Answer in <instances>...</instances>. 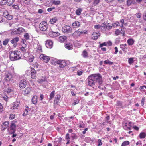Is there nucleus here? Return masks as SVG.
<instances>
[{
	"instance_id": "obj_64",
	"label": "nucleus",
	"mask_w": 146,
	"mask_h": 146,
	"mask_svg": "<svg viewBox=\"0 0 146 146\" xmlns=\"http://www.w3.org/2000/svg\"><path fill=\"white\" fill-rule=\"evenodd\" d=\"M143 17L145 20H146V12L145 13L143 14Z\"/></svg>"
},
{
	"instance_id": "obj_25",
	"label": "nucleus",
	"mask_w": 146,
	"mask_h": 146,
	"mask_svg": "<svg viewBox=\"0 0 146 146\" xmlns=\"http://www.w3.org/2000/svg\"><path fill=\"white\" fill-rule=\"evenodd\" d=\"M58 19L57 17H55L51 19L49 21V23L50 24H54L57 21Z\"/></svg>"
},
{
	"instance_id": "obj_57",
	"label": "nucleus",
	"mask_w": 146,
	"mask_h": 146,
	"mask_svg": "<svg viewBox=\"0 0 146 146\" xmlns=\"http://www.w3.org/2000/svg\"><path fill=\"white\" fill-rule=\"evenodd\" d=\"M77 74L79 76H80L82 74L83 72L82 71L78 70L77 71Z\"/></svg>"
},
{
	"instance_id": "obj_16",
	"label": "nucleus",
	"mask_w": 146,
	"mask_h": 146,
	"mask_svg": "<svg viewBox=\"0 0 146 146\" xmlns=\"http://www.w3.org/2000/svg\"><path fill=\"white\" fill-rule=\"evenodd\" d=\"M15 127L16 126L15 124L13 123H12L11 124V125L10 126V129L11 130V133H14L15 131Z\"/></svg>"
},
{
	"instance_id": "obj_37",
	"label": "nucleus",
	"mask_w": 146,
	"mask_h": 146,
	"mask_svg": "<svg viewBox=\"0 0 146 146\" xmlns=\"http://www.w3.org/2000/svg\"><path fill=\"white\" fill-rule=\"evenodd\" d=\"M129 141H126L124 142L122 144L121 146H126L129 144Z\"/></svg>"
},
{
	"instance_id": "obj_21",
	"label": "nucleus",
	"mask_w": 146,
	"mask_h": 146,
	"mask_svg": "<svg viewBox=\"0 0 146 146\" xmlns=\"http://www.w3.org/2000/svg\"><path fill=\"white\" fill-rule=\"evenodd\" d=\"M66 39V37L65 36H61L59 37V40L61 42H64Z\"/></svg>"
},
{
	"instance_id": "obj_56",
	"label": "nucleus",
	"mask_w": 146,
	"mask_h": 146,
	"mask_svg": "<svg viewBox=\"0 0 146 146\" xmlns=\"http://www.w3.org/2000/svg\"><path fill=\"white\" fill-rule=\"evenodd\" d=\"M107 46V43L105 42H104L102 44H101L100 45V47H102L103 46Z\"/></svg>"
},
{
	"instance_id": "obj_26",
	"label": "nucleus",
	"mask_w": 146,
	"mask_h": 146,
	"mask_svg": "<svg viewBox=\"0 0 146 146\" xmlns=\"http://www.w3.org/2000/svg\"><path fill=\"white\" fill-rule=\"evenodd\" d=\"M26 60L29 62H32L34 59L33 56L30 55L28 57H26Z\"/></svg>"
},
{
	"instance_id": "obj_50",
	"label": "nucleus",
	"mask_w": 146,
	"mask_h": 146,
	"mask_svg": "<svg viewBox=\"0 0 146 146\" xmlns=\"http://www.w3.org/2000/svg\"><path fill=\"white\" fill-rule=\"evenodd\" d=\"M80 35L82 34H86L87 33V31L86 30H84L81 31H80Z\"/></svg>"
},
{
	"instance_id": "obj_28",
	"label": "nucleus",
	"mask_w": 146,
	"mask_h": 146,
	"mask_svg": "<svg viewBox=\"0 0 146 146\" xmlns=\"http://www.w3.org/2000/svg\"><path fill=\"white\" fill-rule=\"evenodd\" d=\"M134 42V40L132 39H129L127 40V42L128 44V45L130 46L133 45Z\"/></svg>"
},
{
	"instance_id": "obj_3",
	"label": "nucleus",
	"mask_w": 146,
	"mask_h": 146,
	"mask_svg": "<svg viewBox=\"0 0 146 146\" xmlns=\"http://www.w3.org/2000/svg\"><path fill=\"white\" fill-rule=\"evenodd\" d=\"M40 29L43 31H46L48 28L47 23L46 21H42L39 25Z\"/></svg>"
},
{
	"instance_id": "obj_44",
	"label": "nucleus",
	"mask_w": 146,
	"mask_h": 146,
	"mask_svg": "<svg viewBox=\"0 0 146 146\" xmlns=\"http://www.w3.org/2000/svg\"><path fill=\"white\" fill-rule=\"evenodd\" d=\"M112 25L114 27H116L117 26L119 25V23L118 22H116L115 23H114L113 24H112Z\"/></svg>"
},
{
	"instance_id": "obj_1",
	"label": "nucleus",
	"mask_w": 146,
	"mask_h": 146,
	"mask_svg": "<svg viewBox=\"0 0 146 146\" xmlns=\"http://www.w3.org/2000/svg\"><path fill=\"white\" fill-rule=\"evenodd\" d=\"M88 85L94 88L96 86L102 83V78L99 74H94L89 76L87 78Z\"/></svg>"
},
{
	"instance_id": "obj_30",
	"label": "nucleus",
	"mask_w": 146,
	"mask_h": 146,
	"mask_svg": "<svg viewBox=\"0 0 146 146\" xmlns=\"http://www.w3.org/2000/svg\"><path fill=\"white\" fill-rule=\"evenodd\" d=\"M132 3L133 4L136 3L135 0H128L127 4L128 5H130Z\"/></svg>"
},
{
	"instance_id": "obj_36",
	"label": "nucleus",
	"mask_w": 146,
	"mask_h": 146,
	"mask_svg": "<svg viewBox=\"0 0 146 146\" xmlns=\"http://www.w3.org/2000/svg\"><path fill=\"white\" fill-rule=\"evenodd\" d=\"M55 91H53L50 94V99L51 100L53 98L54 95Z\"/></svg>"
},
{
	"instance_id": "obj_43",
	"label": "nucleus",
	"mask_w": 146,
	"mask_h": 146,
	"mask_svg": "<svg viewBox=\"0 0 146 146\" xmlns=\"http://www.w3.org/2000/svg\"><path fill=\"white\" fill-rule=\"evenodd\" d=\"M53 3L55 5H58L60 3V1H54Z\"/></svg>"
},
{
	"instance_id": "obj_31",
	"label": "nucleus",
	"mask_w": 146,
	"mask_h": 146,
	"mask_svg": "<svg viewBox=\"0 0 146 146\" xmlns=\"http://www.w3.org/2000/svg\"><path fill=\"white\" fill-rule=\"evenodd\" d=\"M104 62L106 64L112 65L113 64V62H111L108 59L104 61Z\"/></svg>"
},
{
	"instance_id": "obj_7",
	"label": "nucleus",
	"mask_w": 146,
	"mask_h": 146,
	"mask_svg": "<svg viewBox=\"0 0 146 146\" xmlns=\"http://www.w3.org/2000/svg\"><path fill=\"white\" fill-rule=\"evenodd\" d=\"M40 58L41 60L46 63L48 62L50 59L49 57L43 54L40 55Z\"/></svg>"
},
{
	"instance_id": "obj_8",
	"label": "nucleus",
	"mask_w": 146,
	"mask_h": 146,
	"mask_svg": "<svg viewBox=\"0 0 146 146\" xmlns=\"http://www.w3.org/2000/svg\"><path fill=\"white\" fill-rule=\"evenodd\" d=\"M9 122L7 121H5L2 124L1 127V129L2 131L5 130L8 127Z\"/></svg>"
},
{
	"instance_id": "obj_18",
	"label": "nucleus",
	"mask_w": 146,
	"mask_h": 146,
	"mask_svg": "<svg viewBox=\"0 0 146 146\" xmlns=\"http://www.w3.org/2000/svg\"><path fill=\"white\" fill-rule=\"evenodd\" d=\"M31 88L30 87H27L25 90L24 94L25 96L29 94L31 91Z\"/></svg>"
},
{
	"instance_id": "obj_4",
	"label": "nucleus",
	"mask_w": 146,
	"mask_h": 146,
	"mask_svg": "<svg viewBox=\"0 0 146 146\" xmlns=\"http://www.w3.org/2000/svg\"><path fill=\"white\" fill-rule=\"evenodd\" d=\"M72 28L69 26L66 25L64 26L62 29V31L66 33H68L72 32Z\"/></svg>"
},
{
	"instance_id": "obj_6",
	"label": "nucleus",
	"mask_w": 146,
	"mask_h": 146,
	"mask_svg": "<svg viewBox=\"0 0 146 146\" xmlns=\"http://www.w3.org/2000/svg\"><path fill=\"white\" fill-rule=\"evenodd\" d=\"M59 34L58 32H54L52 31L51 27L49 29V35L51 37H56L59 36Z\"/></svg>"
},
{
	"instance_id": "obj_51",
	"label": "nucleus",
	"mask_w": 146,
	"mask_h": 146,
	"mask_svg": "<svg viewBox=\"0 0 146 146\" xmlns=\"http://www.w3.org/2000/svg\"><path fill=\"white\" fill-rule=\"evenodd\" d=\"M3 111V107L1 105V104L0 103V113H1Z\"/></svg>"
},
{
	"instance_id": "obj_59",
	"label": "nucleus",
	"mask_w": 146,
	"mask_h": 146,
	"mask_svg": "<svg viewBox=\"0 0 146 146\" xmlns=\"http://www.w3.org/2000/svg\"><path fill=\"white\" fill-rule=\"evenodd\" d=\"M55 9L54 7L51 8H49L47 9V11L48 12H50V11H52L53 9Z\"/></svg>"
},
{
	"instance_id": "obj_47",
	"label": "nucleus",
	"mask_w": 146,
	"mask_h": 146,
	"mask_svg": "<svg viewBox=\"0 0 146 146\" xmlns=\"http://www.w3.org/2000/svg\"><path fill=\"white\" fill-rule=\"evenodd\" d=\"M9 41L8 39H6L3 42V44L4 45H6L7 44Z\"/></svg>"
},
{
	"instance_id": "obj_14",
	"label": "nucleus",
	"mask_w": 146,
	"mask_h": 146,
	"mask_svg": "<svg viewBox=\"0 0 146 146\" xmlns=\"http://www.w3.org/2000/svg\"><path fill=\"white\" fill-rule=\"evenodd\" d=\"M53 45L52 42L50 40H47L46 43V46L49 48H52Z\"/></svg>"
},
{
	"instance_id": "obj_2",
	"label": "nucleus",
	"mask_w": 146,
	"mask_h": 146,
	"mask_svg": "<svg viewBox=\"0 0 146 146\" xmlns=\"http://www.w3.org/2000/svg\"><path fill=\"white\" fill-rule=\"evenodd\" d=\"M10 59L11 61H15L20 59L21 57V54L18 51H10L9 53Z\"/></svg>"
},
{
	"instance_id": "obj_63",
	"label": "nucleus",
	"mask_w": 146,
	"mask_h": 146,
	"mask_svg": "<svg viewBox=\"0 0 146 146\" xmlns=\"http://www.w3.org/2000/svg\"><path fill=\"white\" fill-rule=\"evenodd\" d=\"M38 66V64L37 63H36L33 64V66L34 67H35L36 68H37Z\"/></svg>"
},
{
	"instance_id": "obj_45",
	"label": "nucleus",
	"mask_w": 146,
	"mask_h": 146,
	"mask_svg": "<svg viewBox=\"0 0 146 146\" xmlns=\"http://www.w3.org/2000/svg\"><path fill=\"white\" fill-rule=\"evenodd\" d=\"M79 102V100L78 99H76V100H74V101L72 105H74L76 104H78Z\"/></svg>"
},
{
	"instance_id": "obj_10",
	"label": "nucleus",
	"mask_w": 146,
	"mask_h": 146,
	"mask_svg": "<svg viewBox=\"0 0 146 146\" xmlns=\"http://www.w3.org/2000/svg\"><path fill=\"white\" fill-rule=\"evenodd\" d=\"M3 15L6 19L8 20H11L13 18L12 16L10 15L7 11H5L4 12Z\"/></svg>"
},
{
	"instance_id": "obj_48",
	"label": "nucleus",
	"mask_w": 146,
	"mask_h": 146,
	"mask_svg": "<svg viewBox=\"0 0 146 146\" xmlns=\"http://www.w3.org/2000/svg\"><path fill=\"white\" fill-rule=\"evenodd\" d=\"M117 106L120 108L122 107V103L120 101H117Z\"/></svg>"
},
{
	"instance_id": "obj_9",
	"label": "nucleus",
	"mask_w": 146,
	"mask_h": 146,
	"mask_svg": "<svg viewBox=\"0 0 146 146\" xmlns=\"http://www.w3.org/2000/svg\"><path fill=\"white\" fill-rule=\"evenodd\" d=\"M27 84L26 81L25 80H21L19 84V87L23 89L25 88Z\"/></svg>"
},
{
	"instance_id": "obj_41",
	"label": "nucleus",
	"mask_w": 146,
	"mask_h": 146,
	"mask_svg": "<svg viewBox=\"0 0 146 146\" xmlns=\"http://www.w3.org/2000/svg\"><path fill=\"white\" fill-rule=\"evenodd\" d=\"M113 26L111 25H110L109 24H108L106 26V28L108 30L110 29Z\"/></svg>"
},
{
	"instance_id": "obj_53",
	"label": "nucleus",
	"mask_w": 146,
	"mask_h": 146,
	"mask_svg": "<svg viewBox=\"0 0 146 146\" xmlns=\"http://www.w3.org/2000/svg\"><path fill=\"white\" fill-rule=\"evenodd\" d=\"M98 146H100L102 145V143L101 142V141L100 139H98Z\"/></svg>"
},
{
	"instance_id": "obj_17",
	"label": "nucleus",
	"mask_w": 146,
	"mask_h": 146,
	"mask_svg": "<svg viewBox=\"0 0 146 146\" xmlns=\"http://www.w3.org/2000/svg\"><path fill=\"white\" fill-rule=\"evenodd\" d=\"M80 25V23L78 21L74 22L72 24V26L74 28H77L79 27Z\"/></svg>"
},
{
	"instance_id": "obj_58",
	"label": "nucleus",
	"mask_w": 146,
	"mask_h": 146,
	"mask_svg": "<svg viewBox=\"0 0 146 146\" xmlns=\"http://www.w3.org/2000/svg\"><path fill=\"white\" fill-rule=\"evenodd\" d=\"M65 138L67 140H68L70 139L69 137V134L68 133H67L66 134Z\"/></svg>"
},
{
	"instance_id": "obj_39",
	"label": "nucleus",
	"mask_w": 146,
	"mask_h": 146,
	"mask_svg": "<svg viewBox=\"0 0 146 146\" xmlns=\"http://www.w3.org/2000/svg\"><path fill=\"white\" fill-rule=\"evenodd\" d=\"M37 51L39 52H42V48L41 46H38L37 47Z\"/></svg>"
},
{
	"instance_id": "obj_49",
	"label": "nucleus",
	"mask_w": 146,
	"mask_h": 146,
	"mask_svg": "<svg viewBox=\"0 0 146 146\" xmlns=\"http://www.w3.org/2000/svg\"><path fill=\"white\" fill-rule=\"evenodd\" d=\"M19 48L20 50L23 52H26L27 48H25L21 47Z\"/></svg>"
},
{
	"instance_id": "obj_61",
	"label": "nucleus",
	"mask_w": 146,
	"mask_h": 146,
	"mask_svg": "<svg viewBox=\"0 0 146 146\" xmlns=\"http://www.w3.org/2000/svg\"><path fill=\"white\" fill-rule=\"evenodd\" d=\"M6 3V0H0V3L1 4H4Z\"/></svg>"
},
{
	"instance_id": "obj_55",
	"label": "nucleus",
	"mask_w": 146,
	"mask_h": 146,
	"mask_svg": "<svg viewBox=\"0 0 146 146\" xmlns=\"http://www.w3.org/2000/svg\"><path fill=\"white\" fill-rule=\"evenodd\" d=\"M13 7L15 9H19V7L17 5H13Z\"/></svg>"
},
{
	"instance_id": "obj_29",
	"label": "nucleus",
	"mask_w": 146,
	"mask_h": 146,
	"mask_svg": "<svg viewBox=\"0 0 146 146\" xmlns=\"http://www.w3.org/2000/svg\"><path fill=\"white\" fill-rule=\"evenodd\" d=\"M65 46L67 49L70 50L72 48L73 45L71 44H66L65 45Z\"/></svg>"
},
{
	"instance_id": "obj_62",
	"label": "nucleus",
	"mask_w": 146,
	"mask_h": 146,
	"mask_svg": "<svg viewBox=\"0 0 146 146\" xmlns=\"http://www.w3.org/2000/svg\"><path fill=\"white\" fill-rule=\"evenodd\" d=\"M114 49L115 50V51L114 52V54H116L118 52V48L116 47H115L114 48Z\"/></svg>"
},
{
	"instance_id": "obj_35",
	"label": "nucleus",
	"mask_w": 146,
	"mask_h": 146,
	"mask_svg": "<svg viewBox=\"0 0 146 146\" xmlns=\"http://www.w3.org/2000/svg\"><path fill=\"white\" fill-rule=\"evenodd\" d=\"M100 0H94L93 3V5L95 6L97 5L100 2Z\"/></svg>"
},
{
	"instance_id": "obj_60",
	"label": "nucleus",
	"mask_w": 146,
	"mask_h": 146,
	"mask_svg": "<svg viewBox=\"0 0 146 146\" xmlns=\"http://www.w3.org/2000/svg\"><path fill=\"white\" fill-rule=\"evenodd\" d=\"M6 90L8 93L12 92L13 91V90H12L10 88L7 89Z\"/></svg>"
},
{
	"instance_id": "obj_19",
	"label": "nucleus",
	"mask_w": 146,
	"mask_h": 146,
	"mask_svg": "<svg viewBox=\"0 0 146 146\" xmlns=\"http://www.w3.org/2000/svg\"><path fill=\"white\" fill-rule=\"evenodd\" d=\"M80 35V33L79 30H77L75 31L72 34L73 36L75 38L79 36Z\"/></svg>"
},
{
	"instance_id": "obj_52",
	"label": "nucleus",
	"mask_w": 146,
	"mask_h": 146,
	"mask_svg": "<svg viewBox=\"0 0 146 146\" xmlns=\"http://www.w3.org/2000/svg\"><path fill=\"white\" fill-rule=\"evenodd\" d=\"M15 117V115L13 114H11L9 117V118L10 119H14Z\"/></svg>"
},
{
	"instance_id": "obj_33",
	"label": "nucleus",
	"mask_w": 146,
	"mask_h": 146,
	"mask_svg": "<svg viewBox=\"0 0 146 146\" xmlns=\"http://www.w3.org/2000/svg\"><path fill=\"white\" fill-rule=\"evenodd\" d=\"M146 136V134L144 132L141 133L139 135V137L141 138H144Z\"/></svg>"
},
{
	"instance_id": "obj_23",
	"label": "nucleus",
	"mask_w": 146,
	"mask_h": 146,
	"mask_svg": "<svg viewBox=\"0 0 146 146\" xmlns=\"http://www.w3.org/2000/svg\"><path fill=\"white\" fill-rule=\"evenodd\" d=\"M120 48L123 51H125L127 48V45L126 44H121L120 45Z\"/></svg>"
},
{
	"instance_id": "obj_13",
	"label": "nucleus",
	"mask_w": 146,
	"mask_h": 146,
	"mask_svg": "<svg viewBox=\"0 0 146 146\" xmlns=\"http://www.w3.org/2000/svg\"><path fill=\"white\" fill-rule=\"evenodd\" d=\"M31 78L33 79H36V70L33 68H31Z\"/></svg>"
},
{
	"instance_id": "obj_46",
	"label": "nucleus",
	"mask_w": 146,
	"mask_h": 146,
	"mask_svg": "<svg viewBox=\"0 0 146 146\" xmlns=\"http://www.w3.org/2000/svg\"><path fill=\"white\" fill-rule=\"evenodd\" d=\"M120 33V31L118 29L116 30L115 31V34L116 36H117L119 35Z\"/></svg>"
},
{
	"instance_id": "obj_12",
	"label": "nucleus",
	"mask_w": 146,
	"mask_h": 146,
	"mask_svg": "<svg viewBox=\"0 0 146 146\" xmlns=\"http://www.w3.org/2000/svg\"><path fill=\"white\" fill-rule=\"evenodd\" d=\"M57 63L59 65L60 67L63 68L66 65V62L64 60H59L57 62Z\"/></svg>"
},
{
	"instance_id": "obj_32",
	"label": "nucleus",
	"mask_w": 146,
	"mask_h": 146,
	"mask_svg": "<svg viewBox=\"0 0 146 146\" xmlns=\"http://www.w3.org/2000/svg\"><path fill=\"white\" fill-rule=\"evenodd\" d=\"M45 78H44L42 79H38V83L41 84L45 81Z\"/></svg>"
},
{
	"instance_id": "obj_27",
	"label": "nucleus",
	"mask_w": 146,
	"mask_h": 146,
	"mask_svg": "<svg viewBox=\"0 0 146 146\" xmlns=\"http://www.w3.org/2000/svg\"><path fill=\"white\" fill-rule=\"evenodd\" d=\"M19 40V38L18 37H16L11 40V42L12 44H15Z\"/></svg>"
},
{
	"instance_id": "obj_15",
	"label": "nucleus",
	"mask_w": 146,
	"mask_h": 146,
	"mask_svg": "<svg viewBox=\"0 0 146 146\" xmlns=\"http://www.w3.org/2000/svg\"><path fill=\"white\" fill-rule=\"evenodd\" d=\"M100 34L99 32H94L92 35V38L94 40L97 39L100 36Z\"/></svg>"
},
{
	"instance_id": "obj_24",
	"label": "nucleus",
	"mask_w": 146,
	"mask_h": 146,
	"mask_svg": "<svg viewBox=\"0 0 146 146\" xmlns=\"http://www.w3.org/2000/svg\"><path fill=\"white\" fill-rule=\"evenodd\" d=\"M60 97L61 96L60 95H56L55 98L54 103H56V104L58 103L59 101Z\"/></svg>"
},
{
	"instance_id": "obj_34",
	"label": "nucleus",
	"mask_w": 146,
	"mask_h": 146,
	"mask_svg": "<svg viewBox=\"0 0 146 146\" xmlns=\"http://www.w3.org/2000/svg\"><path fill=\"white\" fill-rule=\"evenodd\" d=\"M82 11V9L80 8H78L76 11V13L78 15H79Z\"/></svg>"
},
{
	"instance_id": "obj_38",
	"label": "nucleus",
	"mask_w": 146,
	"mask_h": 146,
	"mask_svg": "<svg viewBox=\"0 0 146 146\" xmlns=\"http://www.w3.org/2000/svg\"><path fill=\"white\" fill-rule=\"evenodd\" d=\"M134 58H130L128 60V63L130 64H131L133 62Z\"/></svg>"
},
{
	"instance_id": "obj_5",
	"label": "nucleus",
	"mask_w": 146,
	"mask_h": 146,
	"mask_svg": "<svg viewBox=\"0 0 146 146\" xmlns=\"http://www.w3.org/2000/svg\"><path fill=\"white\" fill-rule=\"evenodd\" d=\"M24 31V30L23 29L22 27H19L17 29L14 30V31H12L11 32V34H20L21 33L23 32Z\"/></svg>"
},
{
	"instance_id": "obj_40",
	"label": "nucleus",
	"mask_w": 146,
	"mask_h": 146,
	"mask_svg": "<svg viewBox=\"0 0 146 146\" xmlns=\"http://www.w3.org/2000/svg\"><path fill=\"white\" fill-rule=\"evenodd\" d=\"M24 37L25 39L28 40L29 39V36L28 33H26L24 35Z\"/></svg>"
},
{
	"instance_id": "obj_42",
	"label": "nucleus",
	"mask_w": 146,
	"mask_h": 146,
	"mask_svg": "<svg viewBox=\"0 0 146 146\" xmlns=\"http://www.w3.org/2000/svg\"><path fill=\"white\" fill-rule=\"evenodd\" d=\"M82 55L84 57H87L88 56L87 52L86 51H84L83 52Z\"/></svg>"
},
{
	"instance_id": "obj_22",
	"label": "nucleus",
	"mask_w": 146,
	"mask_h": 146,
	"mask_svg": "<svg viewBox=\"0 0 146 146\" xmlns=\"http://www.w3.org/2000/svg\"><path fill=\"white\" fill-rule=\"evenodd\" d=\"M12 76L10 73H8L6 75L5 79L7 81H9L12 78Z\"/></svg>"
},
{
	"instance_id": "obj_11",
	"label": "nucleus",
	"mask_w": 146,
	"mask_h": 146,
	"mask_svg": "<svg viewBox=\"0 0 146 146\" xmlns=\"http://www.w3.org/2000/svg\"><path fill=\"white\" fill-rule=\"evenodd\" d=\"M20 104V102L18 101H16L11 104V108L12 109H14L18 107Z\"/></svg>"
},
{
	"instance_id": "obj_20",
	"label": "nucleus",
	"mask_w": 146,
	"mask_h": 146,
	"mask_svg": "<svg viewBox=\"0 0 146 146\" xmlns=\"http://www.w3.org/2000/svg\"><path fill=\"white\" fill-rule=\"evenodd\" d=\"M32 101L34 104H36L37 102V97L36 96H33L32 98Z\"/></svg>"
},
{
	"instance_id": "obj_54",
	"label": "nucleus",
	"mask_w": 146,
	"mask_h": 146,
	"mask_svg": "<svg viewBox=\"0 0 146 146\" xmlns=\"http://www.w3.org/2000/svg\"><path fill=\"white\" fill-rule=\"evenodd\" d=\"M94 27L95 29H98L100 28L101 27V26L99 25H94Z\"/></svg>"
}]
</instances>
